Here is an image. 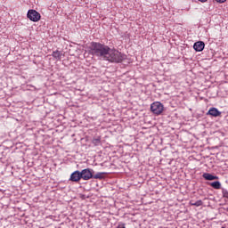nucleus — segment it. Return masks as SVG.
I'll use <instances>...</instances> for the list:
<instances>
[{
	"instance_id": "obj_1",
	"label": "nucleus",
	"mask_w": 228,
	"mask_h": 228,
	"mask_svg": "<svg viewBox=\"0 0 228 228\" xmlns=\"http://www.w3.org/2000/svg\"><path fill=\"white\" fill-rule=\"evenodd\" d=\"M90 53L93 56L102 58V60L110 61V63H122L127 58L126 54L120 53L118 50L111 49L106 45L96 42L91 43Z\"/></svg>"
},
{
	"instance_id": "obj_2",
	"label": "nucleus",
	"mask_w": 228,
	"mask_h": 228,
	"mask_svg": "<svg viewBox=\"0 0 228 228\" xmlns=\"http://www.w3.org/2000/svg\"><path fill=\"white\" fill-rule=\"evenodd\" d=\"M163 110H165V107L159 102H154L151 105V111L154 115H161L163 113Z\"/></svg>"
},
{
	"instance_id": "obj_3",
	"label": "nucleus",
	"mask_w": 228,
	"mask_h": 228,
	"mask_svg": "<svg viewBox=\"0 0 228 228\" xmlns=\"http://www.w3.org/2000/svg\"><path fill=\"white\" fill-rule=\"evenodd\" d=\"M81 178L84 181H90V179H94V169L86 168L80 172Z\"/></svg>"
},
{
	"instance_id": "obj_4",
	"label": "nucleus",
	"mask_w": 228,
	"mask_h": 228,
	"mask_svg": "<svg viewBox=\"0 0 228 228\" xmlns=\"http://www.w3.org/2000/svg\"><path fill=\"white\" fill-rule=\"evenodd\" d=\"M27 17L28 19H29V20H32V22H38L42 16L39 14L38 12L35 10H28Z\"/></svg>"
},
{
	"instance_id": "obj_5",
	"label": "nucleus",
	"mask_w": 228,
	"mask_h": 228,
	"mask_svg": "<svg viewBox=\"0 0 228 228\" xmlns=\"http://www.w3.org/2000/svg\"><path fill=\"white\" fill-rule=\"evenodd\" d=\"M81 179V172L77 170L70 175L69 181H72V183H79Z\"/></svg>"
},
{
	"instance_id": "obj_6",
	"label": "nucleus",
	"mask_w": 228,
	"mask_h": 228,
	"mask_svg": "<svg viewBox=\"0 0 228 228\" xmlns=\"http://www.w3.org/2000/svg\"><path fill=\"white\" fill-rule=\"evenodd\" d=\"M204 47H206V45L203 41H198L194 43L193 49L196 50L198 53H201V51H204Z\"/></svg>"
},
{
	"instance_id": "obj_7",
	"label": "nucleus",
	"mask_w": 228,
	"mask_h": 228,
	"mask_svg": "<svg viewBox=\"0 0 228 228\" xmlns=\"http://www.w3.org/2000/svg\"><path fill=\"white\" fill-rule=\"evenodd\" d=\"M207 115H210L211 117H220V115H222V112L218 110V109L212 107L209 109Z\"/></svg>"
},
{
	"instance_id": "obj_8",
	"label": "nucleus",
	"mask_w": 228,
	"mask_h": 228,
	"mask_svg": "<svg viewBox=\"0 0 228 228\" xmlns=\"http://www.w3.org/2000/svg\"><path fill=\"white\" fill-rule=\"evenodd\" d=\"M52 56H53V58H54V60H56V61H61L63 53L56 50V51L53 52Z\"/></svg>"
},
{
	"instance_id": "obj_9",
	"label": "nucleus",
	"mask_w": 228,
	"mask_h": 228,
	"mask_svg": "<svg viewBox=\"0 0 228 228\" xmlns=\"http://www.w3.org/2000/svg\"><path fill=\"white\" fill-rule=\"evenodd\" d=\"M203 177L206 181H215V179H218V176L213 175L209 173H204Z\"/></svg>"
},
{
	"instance_id": "obj_10",
	"label": "nucleus",
	"mask_w": 228,
	"mask_h": 228,
	"mask_svg": "<svg viewBox=\"0 0 228 228\" xmlns=\"http://www.w3.org/2000/svg\"><path fill=\"white\" fill-rule=\"evenodd\" d=\"M102 138L101 135H98L96 137H94L92 140V143L94 145V147H98V145H101Z\"/></svg>"
},
{
	"instance_id": "obj_11",
	"label": "nucleus",
	"mask_w": 228,
	"mask_h": 228,
	"mask_svg": "<svg viewBox=\"0 0 228 228\" xmlns=\"http://www.w3.org/2000/svg\"><path fill=\"white\" fill-rule=\"evenodd\" d=\"M210 186H212V188H214L215 190H220V188H222V183H220L219 181H216L211 183Z\"/></svg>"
},
{
	"instance_id": "obj_12",
	"label": "nucleus",
	"mask_w": 228,
	"mask_h": 228,
	"mask_svg": "<svg viewBox=\"0 0 228 228\" xmlns=\"http://www.w3.org/2000/svg\"><path fill=\"white\" fill-rule=\"evenodd\" d=\"M189 204L190 206H196V208H200V206H202L204 202H202V200H199L196 202H193V200H191Z\"/></svg>"
},
{
	"instance_id": "obj_13",
	"label": "nucleus",
	"mask_w": 228,
	"mask_h": 228,
	"mask_svg": "<svg viewBox=\"0 0 228 228\" xmlns=\"http://www.w3.org/2000/svg\"><path fill=\"white\" fill-rule=\"evenodd\" d=\"M105 173H97L96 175H93V179H104Z\"/></svg>"
},
{
	"instance_id": "obj_14",
	"label": "nucleus",
	"mask_w": 228,
	"mask_h": 228,
	"mask_svg": "<svg viewBox=\"0 0 228 228\" xmlns=\"http://www.w3.org/2000/svg\"><path fill=\"white\" fill-rule=\"evenodd\" d=\"M223 197L224 199L228 200V191L227 190H223Z\"/></svg>"
},
{
	"instance_id": "obj_15",
	"label": "nucleus",
	"mask_w": 228,
	"mask_h": 228,
	"mask_svg": "<svg viewBox=\"0 0 228 228\" xmlns=\"http://www.w3.org/2000/svg\"><path fill=\"white\" fill-rule=\"evenodd\" d=\"M219 4H222V3H225L227 0H216Z\"/></svg>"
},
{
	"instance_id": "obj_16",
	"label": "nucleus",
	"mask_w": 228,
	"mask_h": 228,
	"mask_svg": "<svg viewBox=\"0 0 228 228\" xmlns=\"http://www.w3.org/2000/svg\"><path fill=\"white\" fill-rule=\"evenodd\" d=\"M118 228H126V225H125V224H119V225L118 226Z\"/></svg>"
},
{
	"instance_id": "obj_17",
	"label": "nucleus",
	"mask_w": 228,
	"mask_h": 228,
	"mask_svg": "<svg viewBox=\"0 0 228 228\" xmlns=\"http://www.w3.org/2000/svg\"><path fill=\"white\" fill-rule=\"evenodd\" d=\"M200 3H206L208 0H199Z\"/></svg>"
},
{
	"instance_id": "obj_18",
	"label": "nucleus",
	"mask_w": 228,
	"mask_h": 228,
	"mask_svg": "<svg viewBox=\"0 0 228 228\" xmlns=\"http://www.w3.org/2000/svg\"><path fill=\"white\" fill-rule=\"evenodd\" d=\"M226 211H228V208H226Z\"/></svg>"
}]
</instances>
